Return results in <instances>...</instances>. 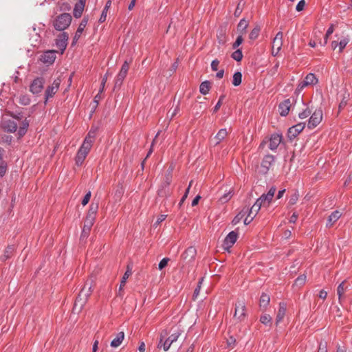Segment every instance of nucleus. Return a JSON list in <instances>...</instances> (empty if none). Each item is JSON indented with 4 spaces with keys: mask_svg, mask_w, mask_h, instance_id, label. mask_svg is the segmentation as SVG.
<instances>
[{
    "mask_svg": "<svg viewBox=\"0 0 352 352\" xmlns=\"http://www.w3.org/2000/svg\"><path fill=\"white\" fill-rule=\"evenodd\" d=\"M91 287L92 281H87L76 298L73 309L74 311L79 312L81 311L92 292Z\"/></svg>",
    "mask_w": 352,
    "mask_h": 352,
    "instance_id": "f257e3e1",
    "label": "nucleus"
},
{
    "mask_svg": "<svg viewBox=\"0 0 352 352\" xmlns=\"http://www.w3.org/2000/svg\"><path fill=\"white\" fill-rule=\"evenodd\" d=\"M71 21V15L68 13H63L56 19L54 22V26L56 30L63 31L69 26Z\"/></svg>",
    "mask_w": 352,
    "mask_h": 352,
    "instance_id": "f03ea898",
    "label": "nucleus"
},
{
    "mask_svg": "<svg viewBox=\"0 0 352 352\" xmlns=\"http://www.w3.org/2000/svg\"><path fill=\"white\" fill-rule=\"evenodd\" d=\"M91 147L92 146L90 143H88L87 141H83L76 156L75 160L77 166H81L82 164Z\"/></svg>",
    "mask_w": 352,
    "mask_h": 352,
    "instance_id": "7ed1b4c3",
    "label": "nucleus"
},
{
    "mask_svg": "<svg viewBox=\"0 0 352 352\" xmlns=\"http://www.w3.org/2000/svg\"><path fill=\"white\" fill-rule=\"evenodd\" d=\"M180 334L181 333L179 331H176L165 340L164 338L161 336L157 347H162L164 351H167L170 349L171 344L178 340Z\"/></svg>",
    "mask_w": 352,
    "mask_h": 352,
    "instance_id": "20e7f679",
    "label": "nucleus"
},
{
    "mask_svg": "<svg viewBox=\"0 0 352 352\" xmlns=\"http://www.w3.org/2000/svg\"><path fill=\"white\" fill-rule=\"evenodd\" d=\"M318 80L313 73L308 74L305 79L299 82L298 87L296 89V91L300 93L302 91V89L310 85H314L318 82Z\"/></svg>",
    "mask_w": 352,
    "mask_h": 352,
    "instance_id": "39448f33",
    "label": "nucleus"
},
{
    "mask_svg": "<svg viewBox=\"0 0 352 352\" xmlns=\"http://www.w3.org/2000/svg\"><path fill=\"white\" fill-rule=\"evenodd\" d=\"M275 192L276 188L272 186L267 194H263L258 199H257L256 201L259 203L260 206H263V207L268 206L272 200Z\"/></svg>",
    "mask_w": 352,
    "mask_h": 352,
    "instance_id": "423d86ee",
    "label": "nucleus"
},
{
    "mask_svg": "<svg viewBox=\"0 0 352 352\" xmlns=\"http://www.w3.org/2000/svg\"><path fill=\"white\" fill-rule=\"evenodd\" d=\"M322 119V111L321 109H316L309 119L307 126L309 129L315 128Z\"/></svg>",
    "mask_w": 352,
    "mask_h": 352,
    "instance_id": "0eeeda50",
    "label": "nucleus"
},
{
    "mask_svg": "<svg viewBox=\"0 0 352 352\" xmlns=\"http://www.w3.org/2000/svg\"><path fill=\"white\" fill-rule=\"evenodd\" d=\"M45 80L43 77L36 78L30 86V91L34 95L40 94L43 89Z\"/></svg>",
    "mask_w": 352,
    "mask_h": 352,
    "instance_id": "6e6552de",
    "label": "nucleus"
},
{
    "mask_svg": "<svg viewBox=\"0 0 352 352\" xmlns=\"http://www.w3.org/2000/svg\"><path fill=\"white\" fill-rule=\"evenodd\" d=\"M283 32H278L272 42V54L273 56H276L280 52L281 47L283 45Z\"/></svg>",
    "mask_w": 352,
    "mask_h": 352,
    "instance_id": "1a4fd4ad",
    "label": "nucleus"
},
{
    "mask_svg": "<svg viewBox=\"0 0 352 352\" xmlns=\"http://www.w3.org/2000/svg\"><path fill=\"white\" fill-rule=\"evenodd\" d=\"M60 84V79L58 78L53 81L51 85L47 87L45 94V102L49 98H52L55 95L59 89Z\"/></svg>",
    "mask_w": 352,
    "mask_h": 352,
    "instance_id": "9d476101",
    "label": "nucleus"
},
{
    "mask_svg": "<svg viewBox=\"0 0 352 352\" xmlns=\"http://www.w3.org/2000/svg\"><path fill=\"white\" fill-rule=\"evenodd\" d=\"M68 38V34L66 32H63L60 34L56 39V45L60 51L61 54H63L67 46Z\"/></svg>",
    "mask_w": 352,
    "mask_h": 352,
    "instance_id": "9b49d317",
    "label": "nucleus"
},
{
    "mask_svg": "<svg viewBox=\"0 0 352 352\" xmlns=\"http://www.w3.org/2000/svg\"><path fill=\"white\" fill-rule=\"evenodd\" d=\"M245 317V306L243 301H239L235 305L234 318L239 321H242Z\"/></svg>",
    "mask_w": 352,
    "mask_h": 352,
    "instance_id": "f8f14e48",
    "label": "nucleus"
},
{
    "mask_svg": "<svg viewBox=\"0 0 352 352\" xmlns=\"http://www.w3.org/2000/svg\"><path fill=\"white\" fill-rule=\"evenodd\" d=\"M305 126V122H300L294 126H292L288 130V138L290 140L295 138L304 129Z\"/></svg>",
    "mask_w": 352,
    "mask_h": 352,
    "instance_id": "ddd939ff",
    "label": "nucleus"
},
{
    "mask_svg": "<svg viewBox=\"0 0 352 352\" xmlns=\"http://www.w3.org/2000/svg\"><path fill=\"white\" fill-rule=\"evenodd\" d=\"M56 50H48L45 52L41 56V61L43 63L51 65L56 59Z\"/></svg>",
    "mask_w": 352,
    "mask_h": 352,
    "instance_id": "4468645a",
    "label": "nucleus"
},
{
    "mask_svg": "<svg viewBox=\"0 0 352 352\" xmlns=\"http://www.w3.org/2000/svg\"><path fill=\"white\" fill-rule=\"evenodd\" d=\"M237 233L235 231L230 232L223 241V247L225 249L230 248L236 241Z\"/></svg>",
    "mask_w": 352,
    "mask_h": 352,
    "instance_id": "2eb2a0df",
    "label": "nucleus"
},
{
    "mask_svg": "<svg viewBox=\"0 0 352 352\" xmlns=\"http://www.w3.org/2000/svg\"><path fill=\"white\" fill-rule=\"evenodd\" d=\"M196 254V249L194 247L190 246L182 254V258L187 262H191L195 259Z\"/></svg>",
    "mask_w": 352,
    "mask_h": 352,
    "instance_id": "dca6fc26",
    "label": "nucleus"
},
{
    "mask_svg": "<svg viewBox=\"0 0 352 352\" xmlns=\"http://www.w3.org/2000/svg\"><path fill=\"white\" fill-rule=\"evenodd\" d=\"M94 221L95 220H93L91 219L86 218L80 236L81 239H87L88 237L91 228L94 225Z\"/></svg>",
    "mask_w": 352,
    "mask_h": 352,
    "instance_id": "f3484780",
    "label": "nucleus"
},
{
    "mask_svg": "<svg viewBox=\"0 0 352 352\" xmlns=\"http://www.w3.org/2000/svg\"><path fill=\"white\" fill-rule=\"evenodd\" d=\"M87 21H88V20L85 18H84L81 21L76 33H75V35L74 36L73 41L72 43V45H74L76 44V43L78 41V40L80 38L82 32L84 31V30L87 24Z\"/></svg>",
    "mask_w": 352,
    "mask_h": 352,
    "instance_id": "a211bd4d",
    "label": "nucleus"
},
{
    "mask_svg": "<svg viewBox=\"0 0 352 352\" xmlns=\"http://www.w3.org/2000/svg\"><path fill=\"white\" fill-rule=\"evenodd\" d=\"M282 136L279 134H273L271 135L270 139L269 148L272 151H274L277 148L280 143L281 142Z\"/></svg>",
    "mask_w": 352,
    "mask_h": 352,
    "instance_id": "6ab92c4d",
    "label": "nucleus"
},
{
    "mask_svg": "<svg viewBox=\"0 0 352 352\" xmlns=\"http://www.w3.org/2000/svg\"><path fill=\"white\" fill-rule=\"evenodd\" d=\"M291 101L289 99L285 100L283 102H280L278 106L280 116H286L289 113Z\"/></svg>",
    "mask_w": 352,
    "mask_h": 352,
    "instance_id": "aec40b11",
    "label": "nucleus"
},
{
    "mask_svg": "<svg viewBox=\"0 0 352 352\" xmlns=\"http://www.w3.org/2000/svg\"><path fill=\"white\" fill-rule=\"evenodd\" d=\"M287 307L284 302H280L279 308L276 318V324L278 325L284 318L286 314Z\"/></svg>",
    "mask_w": 352,
    "mask_h": 352,
    "instance_id": "412c9836",
    "label": "nucleus"
},
{
    "mask_svg": "<svg viewBox=\"0 0 352 352\" xmlns=\"http://www.w3.org/2000/svg\"><path fill=\"white\" fill-rule=\"evenodd\" d=\"M85 5V0H79V1L76 3L73 12L74 17L79 18L82 16Z\"/></svg>",
    "mask_w": 352,
    "mask_h": 352,
    "instance_id": "4be33fe9",
    "label": "nucleus"
},
{
    "mask_svg": "<svg viewBox=\"0 0 352 352\" xmlns=\"http://www.w3.org/2000/svg\"><path fill=\"white\" fill-rule=\"evenodd\" d=\"M5 151L0 148V176L3 177L5 175L6 171H7V163L3 160V155H4Z\"/></svg>",
    "mask_w": 352,
    "mask_h": 352,
    "instance_id": "5701e85b",
    "label": "nucleus"
},
{
    "mask_svg": "<svg viewBox=\"0 0 352 352\" xmlns=\"http://www.w3.org/2000/svg\"><path fill=\"white\" fill-rule=\"evenodd\" d=\"M341 217V212L338 210L333 212L329 217L327 226L331 227L336 221H337Z\"/></svg>",
    "mask_w": 352,
    "mask_h": 352,
    "instance_id": "b1692460",
    "label": "nucleus"
},
{
    "mask_svg": "<svg viewBox=\"0 0 352 352\" xmlns=\"http://www.w3.org/2000/svg\"><path fill=\"white\" fill-rule=\"evenodd\" d=\"M274 161V157L272 155H267L263 158L261 166L263 168L265 169L266 171H267Z\"/></svg>",
    "mask_w": 352,
    "mask_h": 352,
    "instance_id": "393cba45",
    "label": "nucleus"
},
{
    "mask_svg": "<svg viewBox=\"0 0 352 352\" xmlns=\"http://www.w3.org/2000/svg\"><path fill=\"white\" fill-rule=\"evenodd\" d=\"M124 338V333L123 331L119 332L116 337L111 342V346L116 348L119 346Z\"/></svg>",
    "mask_w": 352,
    "mask_h": 352,
    "instance_id": "a878e982",
    "label": "nucleus"
},
{
    "mask_svg": "<svg viewBox=\"0 0 352 352\" xmlns=\"http://www.w3.org/2000/svg\"><path fill=\"white\" fill-rule=\"evenodd\" d=\"M98 209V204L91 203L89 206V210L86 217L87 219H91L95 220L96 214Z\"/></svg>",
    "mask_w": 352,
    "mask_h": 352,
    "instance_id": "bb28decb",
    "label": "nucleus"
},
{
    "mask_svg": "<svg viewBox=\"0 0 352 352\" xmlns=\"http://www.w3.org/2000/svg\"><path fill=\"white\" fill-rule=\"evenodd\" d=\"M3 127L8 132L14 133L17 129V124L14 121L9 120L4 123Z\"/></svg>",
    "mask_w": 352,
    "mask_h": 352,
    "instance_id": "cd10ccee",
    "label": "nucleus"
},
{
    "mask_svg": "<svg viewBox=\"0 0 352 352\" xmlns=\"http://www.w3.org/2000/svg\"><path fill=\"white\" fill-rule=\"evenodd\" d=\"M228 134V133L226 129H220L214 137V139L217 140L215 144H219L222 140H223L226 138Z\"/></svg>",
    "mask_w": 352,
    "mask_h": 352,
    "instance_id": "c85d7f7f",
    "label": "nucleus"
},
{
    "mask_svg": "<svg viewBox=\"0 0 352 352\" xmlns=\"http://www.w3.org/2000/svg\"><path fill=\"white\" fill-rule=\"evenodd\" d=\"M261 207H263V206H260L259 203L256 201L250 209H247L248 212V216L252 215L255 217Z\"/></svg>",
    "mask_w": 352,
    "mask_h": 352,
    "instance_id": "c756f323",
    "label": "nucleus"
},
{
    "mask_svg": "<svg viewBox=\"0 0 352 352\" xmlns=\"http://www.w3.org/2000/svg\"><path fill=\"white\" fill-rule=\"evenodd\" d=\"M29 126V121L25 119L20 126L18 130V134L19 137L23 136L27 132L28 128Z\"/></svg>",
    "mask_w": 352,
    "mask_h": 352,
    "instance_id": "7c9ffc66",
    "label": "nucleus"
},
{
    "mask_svg": "<svg viewBox=\"0 0 352 352\" xmlns=\"http://www.w3.org/2000/svg\"><path fill=\"white\" fill-rule=\"evenodd\" d=\"M210 89V83L209 81L206 80L201 83L199 87V91L203 95H206L208 94Z\"/></svg>",
    "mask_w": 352,
    "mask_h": 352,
    "instance_id": "2f4dec72",
    "label": "nucleus"
},
{
    "mask_svg": "<svg viewBox=\"0 0 352 352\" xmlns=\"http://www.w3.org/2000/svg\"><path fill=\"white\" fill-rule=\"evenodd\" d=\"M129 69V63L126 60L123 63V65L121 67V69H120V72L118 73V76H120V78H125Z\"/></svg>",
    "mask_w": 352,
    "mask_h": 352,
    "instance_id": "473e14b6",
    "label": "nucleus"
},
{
    "mask_svg": "<svg viewBox=\"0 0 352 352\" xmlns=\"http://www.w3.org/2000/svg\"><path fill=\"white\" fill-rule=\"evenodd\" d=\"M233 190H229L228 192H225L220 198H219V201L221 203V204H225L226 202H228L231 198L233 196Z\"/></svg>",
    "mask_w": 352,
    "mask_h": 352,
    "instance_id": "72a5a7b5",
    "label": "nucleus"
},
{
    "mask_svg": "<svg viewBox=\"0 0 352 352\" xmlns=\"http://www.w3.org/2000/svg\"><path fill=\"white\" fill-rule=\"evenodd\" d=\"M242 81V74L240 72H236L233 75L232 85L235 87L241 85Z\"/></svg>",
    "mask_w": 352,
    "mask_h": 352,
    "instance_id": "f704fd0d",
    "label": "nucleus"
},
{
    "mask_svg": "<svg viewBox=\"0 0 352 352\" xmlns=\"http://www.w3.org/2000/svg\"><path fill=\"white\" fill-rule=\"evenodd\" d=\"M96 129H91L86 138H85L84 141H87L88 143H90V144L92 146L94 140L96 137Z\"/></svg>",
    "mask_w": 352,
    "mask_h": 352,
    "instance_id": "c9c22d12",
    "label": "nucleus"
},
{
    "mask_svg": "<svg viewBox=\"0 0 352 352\" xmlns=\"http://www.w3.org/2000/svg\"><path fill=\"white\" fill-rule=\"evenodd\" d=\"M344 283L345 281H342L338 287V289H337V293H338V299H339V301L341 302L342 299V297H343V294L344 293V292L346 290L347 287H344Z\"/></svg>",
    "mask_w": 352,
    "mask_h": 352,
    "instance_id": "e433bc0d",
    "label": "nucleus"
},
{
    "mask_svg": "<svg viewBox=\"0 0 352 352\" xmlns=\"http://www.w3.org/2000/svg\"><path fill=\"white\" fill-rule=\"evenodd\" d=\"M248 27V23L244 19H241L238 24V30L241 32V35L245 33Z\"/></svg>",
    "mask_w": 352,
    "mask_h": 352,
    "instance_id": "4c0bfd02",
    "label": "nucleus"
},
{
    "mask_svg": "<svg viewBox=\"0 0 352 352\" xmlns=\"http://www.w3.org/2000/svg\"><path fill=\"white\" fill-rule=\"evenodd\" d=\"M111 1L110 0H109L107 3H106V5L102 12V14H101V16H100V18L99 19V21L100 23H102L104 22L105 20H106V17H107V10L109 9V8L111 6Z\"/></svg>",
    "mask_w": 352,
    "mask_h": 352,
    "instance_id": "58836bf2",
    "label": "nucleus"
},
{
    "mask_svg": "<svg viewBox=\"0 0 352 352\" xmlns=\"http://www.w3.org/2000/svg\"><path fill=\"white\" fill-rule=\"evenodd\" d=\"M270 300V296L266 294H263L260 298V307H266L268 305Z\"/></svg>",
    "mask_w": 352,
    "mask_h": 352,
    "instance_id": "ea45409f",
    "label": "nucleus"
},
{
    "mask_svg": "<svg viewBox=\"0 0 352 352\" xmlns=\"http://www.w3.org/2000/svg\"><path fill=\"white\" fill-rule=\"evenodd\" d=\"M333 31H334V26L333 24H331L330 25V27L328 28V30L325 34L324 43H322L321 40H320L319 44L321 45H325L327 43V40H328L329 36L333 32Z\"/></svg>",
    "mask_w": 352,
    "mask_h": 352,
    "instance_id": "a19ab883",
    "label": "nucleus"
},
{
    "mask_svg": "<svg viewBox=\"0 0 352 352\" xmlns=\"http://www.w3.org/2000/svg\"><path fill=\"white\" fill-rule=\"evenodd\" d=\"M131 274V270L129 269L128 267L127 270L125 272L124 274L122 276V278L121 280L120 285V290H122L124 286L125 285V283L126 282L127 278Z\"/></svg>",
    "mask_w": 352,
    "mask_h": 352,
    "instance_id": "79ce46f5",
    "label": "nucleus"
},
{
    "mask_svg": "<svg viewBox=\"0 0 352 352\" xmlns=\"http://www.w3.org/2000/svg\"><path fill=\"white\" fill-rule=\"evenodd\" d=\"M248 212V210H243L241 212H240L237 215L234 217V218L232 220V224L236 225L240 222V221L243 218V217L245 215V214Z\"/></svg>",
    "mask_w": 352,
    "mask_h": 352,
    "instance_id": "37998d69",
    "label": "nucleus"
},
{
    "mask_svg": "<svg viewBox=\"0 0 352 352\" xmlns=\"http://www.w3.org/2000/svg\"><path fill=\"white\" fill-rule=\"evenodd\" d=\"M261 28L258 26H256L250 32L249 38L251 40H255L258 38Z\"/></svg>",
    "mask_w": 352,
    "mask_h": 352,
    "instance_id": "c03bdc74",
    "label": "nucleus"
},
{
    "mask_svg": "<svg viewBox=\"0 0 352 352\" xmlns=\"http://www.w3.org/2000/svg\"><path fill=\"white\" fill-rule=\"evenodd\" d=\"M231 57L237 62H239L243 58V54L241 50H235L231 55Z\"/></svg>",
    "mask_w": 352,
    "mask_h": 352,
    "instance_id": "a18cd8bd",
    "label": "nucleus"
},
{
    "mask_svg": "<svg viewBox=\"0 0 352 352\" xmlns=\"http://www.w3.org/2000/svg\"><path fill=\"white\" fill-rule=\"evenodd\" d=\"M311 113V110L307 107L304 110L298 113V117L300 119H305L308 118Z\"/></svg>",
    "mask_w": 352,
    "mask_h": 352,
    "instance_id": "49530a36",
    "label": "nucleus"
},
{
    "mask_svg": "<svg viewBox=\"0 0 352 352\" xmlns=\"http://www.w3.org/2000/svg\"><path fill=\"white\" fill-rule=\"evenodd\" d=\"M306 276L305 274L299 276L295 280L296 286H301L305 284L306 281Z\"/></svg>",
    "mask_w": 352,
    "mask_h": 352,
    "instance_id": "de8ad7c7",
    "label": "nucleus"
},
{
    "mask_svg": "<svg viewBox=\"0 0 352 352\" xmlns=\"http://www.w3.org/2000/svg\"><path fill=\"white\" fill-rule=\"evenodd\" d=\"M271 320H272V318L269 314H264V315L261 316L260 318L261 322L264 324H267L270 323Z\"/></svg>",
    "mask_w": 352,
    "mask_h": 352,
    "instance_id": "09e8293b",
    "label": "nucleus"
},
{
    "mask_svg": "<svg viewBox=\"0 0 352 352\" xmlns=\"http://www.w3.org/2000/svg\"><path fill=\"white\" fill-rule=\"evenodd\" d=\"M349 42V38L348 37H344L339 42V50L340 52H342L343 49L346 46V45Z\"/></svg>",
    "mask_w": 352,
    "mask_h": 352,
    "instance_id": "8fccbe9b",
    "label": "nucleus"
},
{
    "mask_svg": "<svg viewBox=\"0 0 352 352\" xmlns=\"http://www.w3.org/2000/svg\"><path fill=\"white\" fill-rule=\"evenodd\" d=\"M298 197L299 195L298 192H296L293 195H292L289 200V205H294L295 204H296V202L298 200Z\"/></svg>",
    "mask_w": 352,
    "mask_h": 352,
    "instance_id": "3c124183",
    "label": "nucleus"
},
{
    "mask_svg": "<svg viewBox=\"0 0 352 352\" xmlns=\"http://www.w3.org/2000/svg\"><path fill=\"white\" fill-rule=\"evenodd\" d=\"M243 41V36L241 34L237 36L235 42L232 45V48L236 49L242 43Z\"/></svg>",
    "mask_w": 352,
    "mask_h": 352,
    "instance_id": "603ef678",
    "label": "nucleus"
},
{
    "mask_svg": "<svg viewBox=\"0 0 352 352\" xmlns=\"http://www.w3.org/2000/svg\"><path fill=\"white\" fill-rule=\"evenodd\" d=\"M318 352H327V344L326 342H321L320 343Z\"/></svg>",
    "mask_w": 352,
    "mask_h": 352,
    "instance_id": "864d4df0",
    "label": "nucleus"
},
{
    "mask_svg": "<svg viewBox=\"0 0 352 352\" xmlns=\"http://www.w3.org/2000/svg\"><path fill=\"white\" fill-rule=\"evenodd\" d=\"M219 60L218 59H214L212 61L211 63V69L213 71V72H216V71H218V67H219Z\"/></svg>",
    "mask_w": 352,
    "mask_h": 352,
    "instance_id": "5fc2aeb1",
    "label": "nucleus"
},
{
    "mask_svg": "<svg viewBox=\"0 0 352 352\" xmlns=\"http://www.w3.org/2000/svg\"><path fill=\"white\" fill-rule=\"evenodd\" d=\"M224 98H225L224 95H222V96H220V98L219 99V101L217 102V103L216 104V105L214 107L213 112H217L219 109V108L221 106L222 101H223Z\"/></svg>",
    "mask_w": 352,
    "mask_h": 352,
    "instance_id": "6e6d98bb",
    "label": "nucleus"
},
{
    "mask_svg": "<svg viewBox=\"0 0 352 352\" xmlns=\"http://www.w3.org/2000/svg\"><path fill=\"white\" fill-rule=\"evenodd\" d=\"M168 261V258H164L163 259H162L158 265L159 269L161 270L163 268H164L167 265Z\"/></svg>",
    "mask_w": 352,
    "mask_h": 352,
    "instance_id": "4d7b16f0",
    "label": "nucleus"
},
{
    "mask_svg": "<svg viewBox=\"0 0 352 352\" xmlns=\"http://www.w3.org/2000/svg\"><path fill=\"white\" fill-rule=\"evenodd\" d=\"M13 251H14V246H12V245L8 246L6 248V250H5L4 257L6 258H9L10 255L12 253Z\"/></svg>",
    "mask_w": 352,
    "mask_h": 352,
    "instance_id": "13d9d810",
    "label": "nucleus"
},
{
    "mask_svg": "<svg viewBox=\"0 0 352 352\" xmlns=\"http://www.w3.org/2000/svg\"><path fill=\"white\" fill-rule=\"evenodd\" d=\"M305 0H300L296 7V11L298 12H300L302 10H303L304 8H305Z\"/></svg>",
    "mask_w": 352,
    "mask_h": 352,
    "instance_id": "bf43d9fd",
    "label": "nucleus"
},
{
    "mask_svg": "<svg viewBox=\"0 0 352 352\" xmlns=\"http://www.w3.org/2000/svg\"><path fill=\"white\" fill-rule=\"evenodd\" d=\"M91 193L90 191H89L84 197L83 199L82 200V204L83 206H85L87 205L89 200H90V197H91Z\"/></svg>",
    "mask_w": 352,
    "mask_h": 352,
    "instance_id": "052dcab7",
    "label": "nucleus"
},
{
    "mask_svg": "<svg viewBox=\"0 0 352 352\" xmlns=\"http://www.w3.org/2000/svg\"><path fill=\"white\" fill-rule=\"evenodd\" d=\"M166 218V214H160L158 217H157V221H155V223H154V226L155 227H157L160 223H162V221H164Z\"/></svg>",
    "mask_w": 352,
    "mask_h": 352,
    "instance_id": "680f3d73",
    "label": "nucleus"
},
{
    "mask_svg": "<svg viewBox=\"0 0 352 352\" xmlns=\"http://www.w3.org/2000/svg\"><path fill=\"white\" fill-rule=\"evenodd\" d=\"M124 79V78H120V76H117L115 80V88L120 87Z\"/></svg>",
    "mask_w": 352,
    "mask_h": 352,
    "instance_id": "e2e57ef3",
    "label": "nucleus"
},
{
    "mask_svg": "<svg viewBox=\"0 0 352 352\" xmlns=\"http://www.w3.org/2000/svg\"><path fill=\"white\" fill-rule=\"evenodd\" d=\"M124 79V78H120V76H117L115 80V88L120 87Z\"/></svg>",
    "mask_w": 352,
    "mask_h": 352,
    "instance_id": "0e129e2a",
    "label": "nucleus"
},
{
    "mask_svg": "<svg viewBox=\"0 0 352 352\" xmlns=\"http://www.w3.org/2000/svg\"><path fill=\"white\" fill-rule=\"evenodd\" d=\"M188 193H189V188H187L184 195H183V197H182V199H181V200H180V201L179 203V206H182L183 204V203L184 202V201L187 198Z\"/></svg>",
    "mask_w": 352,
    "mask_h": 352,
    "instance_id": "69168bd1",
    "label": "nucleus"
},
{
    "mask_svg": "<svg viewBox=\"0 0 352 352\" xmlns=\"http://www.w3.org/2000/svg\"><path fill=\"white\" fill-rule=\"evenodd\" d=\"M203 281V278H201L199 281V283H198V285L197 287L195 288V292H194V296H197L199 295V291H200V288H201V284Z\"/></svg>",
    "mask_w": 352,
    "mask_h": 352,
    "instance_id": "338daca9",
    "label": "nucleus"
},
{
    "mask_svg": "<svg viewBox=\"0 0 352 352\" xmlns=\"http://www.w3.org/2000/svg\"><path fill=\"white\" fill-rule=\"evenodd\" d=\"M254 216H247L245 219H244V224L245 225H248L250 224L252 221L254 219Z\"/></svg>",
    "mask_w": 352,
    "mask_h": 352,
    "instance_id": "774afa93",
    "label": "nucleus"
}]
</instances>
